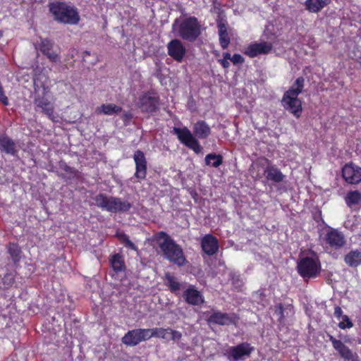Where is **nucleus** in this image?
<instances>
[{"mask_svg":"<svg viewBox=\"0 0 361 361\" xmlns=\"http://www.w3.org/2000/svg\"><path fill=\"white\" fill-rule=\"evenodd\" d=\"M179 35L185 40L194 42L200 35V27L195 17L185 19L180 25Z\"/></svg>","mask_w":361,"mask_h":361,"instance_id":"obj_7","label":"nucleus"},{"mask_svg":"<svg viewBox=\"0 0 361 361\" xmlns=\"http://www.w3.org/2000/svg\"><path fill=\"white\" fill-rule=\"evenodd\" d=\"M231 61L234 65L241 64L244 63V58L239 54H234L231 59Z\"/></svg>","mask_w":361,"mask_h":361,"instance_id":"obj_40","label":"nucleus"},{"mask_svg":"<svg viewBox=\"0 0 361 361\" xmlns=\"http://www.w3.org/2000/svg\"><path fill=\"white\" fill-rule=\"evenodd\" d=\"M34 88L36 94L34 98V104L37 108H39L50 119L54 120V105L46 97L49 92V88L43 83L39 77L34 78Z\"/></svg>","mask_w":361,"mask_h":361,"instance_id":"obj_5","label":"nucleus"},{"mask_svg":"<svg viewBox=\"0 0 361 361\" xmlns=\"http://www.w3.org/2000/svg\"><path fill=\"white\" fill-rule=\"evenodd\" d=\"M272 48L273 44L269 42H253L245 47L243 53L250 58H255L259 55L269 54Z\"/></svg>","mask_w":361,"mask_h":361,"instance_id":"obj_13","label":"nucleus"},{"mask_svg":"<svg viewBox=\"0 0 361 361\" xmlns=\"http://www.w3.org/2000/svg\"><path fill=\"white\" fill-rule=\"evenodd\" d=\"M109 263L113 271L118 274L126 271L124 257L118 253L112 255L109 257Z\"/></svg>","mask_w":361,"mask_h":361,"instance_id":"obj_24","label":"nucleus"},{"mask_svg":"<svg viewBox=\"0 0 361 361\" xmlns=\"http://www.w3.org/2000/svg\"><path fill=\"white\" fill-rule=\"evenodd\" d=\"M168 54L177 61H181L185 54V48L179 39H172L167 44Z\"/></svg>","mask_w":361,"mask_h":361,"instance_id":"obj_19","label":"nucleus"},{"mask_svg":"<svg viewBox=\"0 0 361 361\" xmlns=\"http://www.w3.org/2000/svg\"><path fill=\"white\" fill-rule=\"evenodd\" d=\"M157 238L158 239H164L159 245L166 259L179 267L185 264L187 260L179 245L176 243V242L164 231L159 232L157 234Z\"/></svg>","mask_w":361,"mask_h":361,"instance_id":"obj_3","label":"nucleus"},{"mask_svg":"<svg viewBox=\"0 0 361 361\" xmlns=\"http://www.w3.org/2000/svg\"><path fill=\"white\" fill-rule=\"evenodd\" d=\"M48 7L54 20L58 23L75 25L80 20L78 8L70 3L56 1L49 3Z\"/></svg>","mask_w":361,"mask_h":361,"instance_id":"obj_2","label":"nucleus"},{"mask_svg":"<svg viewBox=\"0 0 361 361\" xmlns=\"http://www.w3.org/2000/svg\"><path fill=\"white\" fill-rule=\"evenodd\" d=\"M121 117H122L125 124H126V123L129 122L131 120V118H133V115L130 112L126 111L122 114Z\"/></svg>","mask_w":361,"mask_h":361,"instance_id":"obj_43","label":"nucleus"},{"mask_svg":"<svg viewBox=\"0 0 361 361\" xmlns=\"http://www.w3.org/2000/svg\"><path fill=\"white\" fill-rule=\"evenodd\" d=\"M173 133L182 144L195 153L200 154L202 152L203 148L195 136L200 139H206L211 134V128L204 121H198L193 126L194 135L186 127L182 128L174 127Z\"/></svg>","mask_w":361,"mask_h":361,"instance_id":"obj_1","label":"nucleus"},{"mask_svg":"<svg viewBox=\"0 0 361 361\" xmlns=\"http://www.w3.org/2000/svg\"><path fill=\"white\" fill-rule=\"evenodd\" d=\"M171 335V339L174 341H178L182 338V334L176 330L170 328L169 335Z\"/></svg>","mask_w":361,"mask_h":361,"instance_id":"obj_39","label":"nucleus"},{"mask_svg":"<svg viewBox=\"0 0 361 361\" xmlns=\"http://www.w3.org/2000/svg\"><path fill=\"white\" fill-rule=\"evenodd\" d=\"M45 56H47V57L51 62L56 63V62L60 61V59H61L60 56L57 53L53 51L52 50L49 51L48 54H46Z\"/></svg>","mask_w":361,"mask_h":361,"instance_id":"obj_38","label":"nucleus"},{"mask_svg":"<svg viewBox=\"0 0 361 361\" xmlns=\"http://www.w3.org/2000/svg\"><path fill=\"white\" fill-rule=\"evenodd\" d=\"M323 242L332 249L339 250L345 245L346 240L342 232L335 228H330L325 233Z\"/></svg>","mask_w":361,"mask_h":361,"instance_id":"obj_10","label":"nucleus"},{"mask_svg":"<svg viewBox=\"0 0 361 361\" xmlns=\"http://www.w3.org/2000/svg\"><path fill=\"white\" fill-rule=\"evenodd\" d=\"M158 104V97L150 93H145L139 98L137 106L143 112L152 113L157 110Z\"/></svg>","mask_w":361,"mask_h":361,"instance_id":"obj_16","label":"nucleus"},{"mask_svg":"<svg viewBox=\"0 0 361 361\" xmlns=\"http://www.w3.org/2000/svg\"><path fill=\"white\" fill-rule=\"evenodd\" d=\"M290 312L291 314H293V307L291 305H288L286 308L283 307V305L281 303L278 304L275 307V313L280 320H282L286 317L285 312ZM288 314V312H286Z\"/></svg>","mask_w":361,"mask_h":361,"instance_id":"obj_34","label":"nucleus"},{"mask_svg":"<svg viewBox=\"0 0 361 361\" xmlns=\"http://www.w3.org/2000/svg\"><path fill=\"white\" fill-rule=\"evenodd\" d=\"M345 200L348 207L358 204L361 202V192L357 190L350 191L347 193Z\"/></svg>","mask_w":361,"mask_h":361,"instance_id":"obj_33","label":"nucleus"},{"mask_svg":"<svg viewBox=\"0 0 361 361\" xmlns=\"http://www.w3.org/2000/svg\"><path fill=\"white\" fill-rule=\"evenodd\" d=\"M329 341L331 342L334 348L338 353L340 356L345 360L355 361L354 355L352 350L345 345L341 341L335 338L333 336L329 335Z\"/></svg>","mask_w":361,"mask_h":361,"instance_id":"obj_20","label":"nucleus"},{"mask_svg":"<svg viewBox=\"0 0 361 361\" xmlns=\"http://www.w3.org/2000/svg\"><path fill=\"white\" fill-rule=\"evenodd\" d=\"M305 86V79L303 77L298 78L292 86L289 88L286 93L292 94L293 96H298L302 92Z\"/></svg>","mask_w":361,"mask_h":361,"instance_id":"obj_31","label":"nucleus"},{"mask_svg":"<svg viewBox=\"0 0 361 361\" xmlns=\"http://www.w3.org/2000/svg\"><path fill=\"white\" fill-rule=\"evenodd\" d=\"M95 111L97 114L112 116L121 113L122 111V107L111 103L105 104L98 106Z\"/></svg>","mask_w":361,"mask_h":361,"instance_id":"obj_26","label":"nucleus"},{"mask_svg":"<svg viewBox=\"0 0 361 361\" xmlns=\"http://www.w3.org/2000/svg\"><path fill=\"white\" fill-rule=\"evenodd\" d=\"M331 0H306L305 7L307 11L312 13H318L326 6Z\"/></svg>","mask_w":361,"mask_h":361,"instance_id":"obj_27","label":"nucleus"},{"mask_svg":"<svg viewBox=\"0 0 361 361\" xmlns=\"http://www.w3.org/2000/svg\"><path fill=\"white\" fill-rule=\"evenodd\" d=\"M206 165L218 168L223 163V157L221 154L210 153L204 158Z\"/></svg>","mask_w":361,"mask_h":361,"instance_id":"obj_32","label":"nucleus"},{"mask_svg":"<svg viewBox=\"0 0 361 361\" xmlns=\"http://www.w3.org/2000/svg\"><path fill=\"white\" fill-rule=\"evenodd\" d=\"M0 150L6 154L15 156L17 153L16 142L6 134L0 135Z\"/></svg>","mask_w":361,"mask_h":361,"instance_id":"obj_23","label":"nucleus"},{"mask_svg":"<svg viewBox=\"0 0 361 361\" xmlns=\"http://www.w3.org/2000/svg\"><path fill=\"white\" fill-rule=\"evenodd\" d=\"M54 42L51 40L47 38L41 39L39 49L45 55L52 50Z\"/></svg>","mask_w":361,"mask_h":361,"instance_id":"obj_35","label":"nucleus"},{"mask_svg":"<svg viewBox=\"0 0 361 361\" xmlns=\"http://www.w3.org/2000/svg\"><path fill=\"white\" fill-rule=\"evenodd\" d=\"M185 301L191 305H200L204 302L202 293L192 285H190L183 294Z\"/></svg>","mask_w":361,"mask_h":361,"instance_id":"obj_18","label":"nucleus"},{"mask_svg":"<svg viewBox=\"0 0 361 361\" xmlns=\"http://www.w3.org/2000/svg\"><path fill=\"white\" fill-rule=\"evenodd\" d=\"M353 326V322L347 315H344L341 320H339L338 327L341 329H350Z\"/></svg>","mask_w":361,"mask_h":361,"instance_id":"obj_37","label":"nucleus"},{"mask_svg":"<svg viewBox=\"0 0 361 361\" xmlns=\"http://www.w3.org/2000/svg\"><path fill=\"white\" fill-rule=\"evenodd\" d=\"M255 348L249 343L243 342L235 346H229L224 351V355L230 361H238L248 357Z\"/></svg>","mask_w":361,"mask_h":361,"instance_id":"obj_8","label":"nucleus"},{"mask_svg":"<svg viewBox=\"0 0 361 361\" xmlns=\"http://www.w3.org/2000/svg\"><path fill=\"white\" fill-rule=\"evenodd\" d=\"M344 180L350 184H357L361 182V167L353 164H346L342 170Z\"/></svg>","mask_w":361,"mask_h":361,"instance_id":"obj_14","label":"nucleus"},{"mask_svg":"<svg viewBox=\"0 0 361 361\" xmlns=\"http://www.w3.org/2000/svg\"><path fill=\"white\" fill-rule=\"evenodd\" d=\"M264 175L268 181L277 183L282 182L285 178L281 170L272 164L267 166L264 171Z\"/></svg>","mask_w":361,"mask_h":361,"instance_id":"obj_21","label":"nucleus"},{"mask_svg":"<svg viewBox=\"0 0 361 361\" xmlns=\"http://www.w3.org/2000/svg\"><path fill=\"white\" fill-rule=\"evenodd\" d=\"M350 57L361 64V52L359 50H357L356 53H353V55L350 54Z\"/></svg>","mask_w":361,"mask_h":361,"instance_id":"obj_44","label":"nucleus"},{"mask_svg":"<svg viewBox=\"0 0 361 361\" xmlns=\"http://www.w3.org/2000/svg\"><path fill=\"white\" fill-rule=\"evenodd\" d=\"M170 328H161L156 327L153 329H147L148 332V340L152 337L168 339V335Z\"/></svg>","mask_w":361,"mask_h":361,"instance_id":"obj_30","label":"nucleus"},{"mask_svg":"<svg viewBox=\"0 0 361 361\" xmlns=\"http://www.w3.org/2000/svg\"><path fill=\"white\" fill-rule=\"evenodd\" d=\"M345 314H343V310L338 306L335 307L334 316L338 320H341Z\"/></svg>","mask_w":361,"mask_h":361,"instance_id":"obj_42","label":"nucleus"},{"mask_svg":"<svg viewBox=\"0 0 361 361\" xmlns=\"http://www.w3.org/2000/svg\"><path fill=\"white\" fill-rule=\"evenodd\" d=\"M2 36V33L0 31V37Z\"/></svg>","mask_w":361,"mask_h":361,"instance_id":"obj_47","label":"nucleus"},{"mask_svg":"<svg viewBox=\"0 0 361 361\" xmlns=\"http://www.w3.org/2000/svg\"><path fill=\"white\" fill-rule=\"evenodd\" d=\"M133 158L135 165V172L131 179L136 178L137 182H140L141 180H145L147 177V159L144 152L140 149H137L135 152Z\"/></svg>","mask_w":361,"mask_h":361,"instance_id":"obj_9","label":"nucleus"},{"mask_svg":"<svg viewBox=\"0 0 361 361\" xmlns=\"http://www.w3.org/2000/svg\"><path fill=\"white\" fill-rule=\"evenodd\" d=\"M147 329H136L128 331L121 341L128 346H135L140 342L148 340Z\"/></svg>","mask_w":361,"mask_h":361,"instance_id":"obj_11","label":"nucleus"},{"mask_svg":"<svg viewBox=\"0 0 361 361\" xmlns=\"http://www.w3.org/2000/svg\"><path fill=\"white\" fill-rule=\"evenodd\" d=\"M4 283L6 286H12L14 283L13 275L11 273L6 274L4 277Z\"/></svg>","mask_w":361,"mask_h":361,"instance_id":"obj_41","label":"nucleus"},{"mask_svg":"<svg viewBox=\"0 0 361 361\" xmlns=\"http://www.w3.org/2000/svg\"><path fill=\"white\" fill-rule=\"evenodd\" d=\"M207 321L209 324H214L218 325H230L234 323L235 317L233 314L221 312L218 310L212 309L208 314Z\"/></svg>","mask_w":361,"mask_h":361,"instance_id":"obj_15","label":"nucleus"},{"mask_svg":"<svg viewBox=\"0 0 361 361\" xmlns=\"http://www.w3.org/2000/svg\"><path fill=\"white\" fill-rule=\"evenodd\" d=\"M345 262L352 267L361 264V250H353L348 252L344 257Z\"/></svg>","mask_w":361,"mask_h":361,"instance_id":"obj_25","label":"nucleus"},{"mask_svg":"<svg viewBox=\"0 0 361 361\" xmlns=\"http://www.w3.org/2000/svg\"><path fill=\"white\" fill-rule=\"evenodd\" d=\"M297 268L299 274L302 278H315L320 273L321 264L316 255L305 257L298 262Z\"/></svg>","mask_w":361,"mask_h":361,"instance_id":"obj_6","label":"nucleus"},{"mask_svg":"<svg viewBox=\"0 0 361 361\" xmlns=\"http://www.w3.org/2000/svg\"><path fill=\"white\" fill-rule=\"evenodd\" d=\"M201 247L202 251L208 256L215 255L219 247L217 238L212 234H206L201 239Z\"/></svg>","mask_w":361,"mask_h":361,"instance_id":"obj_17","label":"nucleus"},{"mask_svg":"<svg viewBox=\"0 0 361 361\" xmlns=\"http://www.w3.org/2000/svg\"><path fill=\"white\" fill-rule=\"evenodd\" d=\"M118 237L126 247L135 251L137 250V247L130 240L126 234L120 233L118 234Z\"/></svg>","mask_w":361,"mask_h":361,"instance_id":"obj_36","label":"nucleus"},{"mask_svg":"<svg viewBox=\"0 0 361 361\" xmlns=\"http://www.w3.org/2000/svg\"><path fill=\"white\" fill-rule=\"evenodd\" d=\"M93 200L97 207L112 213L127 212L132 207V204L127 200H123L120 197L107 196L103 193H99L94 197Z\"/></svg>","mask_w":361,"mask_h":361,"instance_id":"obj_4","label":"nucleus"},{"mask_svg":"<svg viewBox=\"0 0 361 361\" xmlns=\"http://www.w3.org/2000/svg\"><path fill=\"white\" fill-rule=\"evenodd\" d=\"M164 280L166 286L169 287L171 292L177 294L180 290L182 285L173 275L166 272L164 276Z\"/></svg>","mask_w":361,"mask_h":361,"instance_id":"obj_28","label":"nucleus"},{"mask_svg":"<svg viewBox=\"0 0 361 361\" xmlns=\"http://www.w3.org/2000/svg\"><path fill=\"white\" fill-rule=\"evenodd\" d=\"M231 58H232V56H231V54L228 52H224L223 54V59L231 60Z\"/></svg>","mask_w":361,"mask_h":361,"instance_id":"obj_46","label":"nucleus"},{"mask_svg":"<svg viewBox=\"0 0 361 361\" xmlns=\"http://www.w3.org/2000/svg\"><path fill=\"white\" fill-rule=\"evenodd\" d=\"M218 62L223 66V68H228L229 66H230V63L228 61V60H226V59H219L218 60Z\"/></svg>","mask_w":361,"mask_h":361,"instance_id":"obj_45","label":"nucleus"},{"mask_svg":"<svg viewBox=\"0 0 361 361\" xmlns=\"http://www.w3.org/2000/svg\"><path fill=\"white\" fill-rule=\"evenodd\" d=\"M7 251L15 264L20 262L22 258V250L17 243H10L7 246Z\"/></svg>","mask_w":361,"mask_h":361,"instance_id":"obj_29","label":"nucleus"},{"mask_svg":"<svg viewBox=\"0 0 361 361\" xmlns=\"http://www.w3.org/2000/svg\"><path fill=\"white\" fill-rule=\"evenodd\" d=\"M217 27L220 46L223 49H226L231 42V38L227 30L226 22L223 20H218Z\"/></svg>","mask_w":361,"mask_h":361,"instance_id":"obj_22","label":"nucleus"},{"mask_svg":"<svg viewBox=\"0 0 361 361\" xmlns=\"http://www.w3.org/2000/svg\"><path fill=\"white\" fill-rule=\"evenodd\" d=\"M281 103L284 109L293 114L296 118H299L302 114V102L298 96H293L288 93H284Z\"/></svg>","mask_w":361,"mask_h":361,"instance_id":"obj_12","label":"nucleus"}]
</instances>
